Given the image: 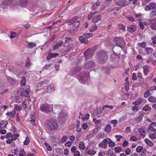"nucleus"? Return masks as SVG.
<instances>
[{
  "instance_id": "nucleus-4",
  "label": "nucleus",
  "mask_w": 156,
  "mask_h": 156,
  "mask_svg": "<svg viewBox=\"0 0 156 156\" xmlns=\"http://www.w3.org/2000/svg\"><path fill=\"white\" fill-rule=\"evenodd\" d=\"M86 58V60L88 59L94 55V52L93 49L89 48L83 53Z\"/></svg>"
},
{
  "instance_id": "nucleus-29",
  "label": "nucleus",
  "mask_w": 156,
  "mask_h": 156,
  "mask_svg": "<svg viewBox=\"0 0 156 156\" xmlns=\"http://www.w3.org/2000/svg\"><path fill=\"white\" fill-rule=\"evenodd\" d=\"M151 109V108L149 106V105L147 104L142 108L143 111H150Z\"/></svg>"
},
{
  "instance_id": "nucleus-39",
  "label": "nucleus",
  "mask_w": 156,
  "mask_h": 156,
  "mask_svg": "<svg viewBox=\"0 0 156 156\" xmlns=\"http://www.w3.org/2000/svg\"><path fill=\"white\" fill-rule=\"evenodd\" d=\"M150 90H147L144 94V97L145 98H146L149 97L151 95L150 92Z\"/></svg>"
},
{
  "instance_id": "nucleus-13",
  "label": "nucleus",
  "mask_w": 156,
  "mask_h": 156,
  "mask_svg": "<svg viewBox=\"0 0 156 156\" xmlns=\"http://www.w3.org/2000/svg\"><path fill=\"white\" fill-rule=\"evenodd\" d=\"M107 139L108 140V144L109 147L112 148L115 146V143L112 141L110 139L108 138H107Z\"/></svg>"
},
{
  "instance_id": "nucleus-41",
  "label": "nucleus",
  "mask_w": 156,
  "mask_h": 156,
  "mask_svg": "<svg viewBox=\"0 0 156 156\" xmlns=\"http://www.w3.org/2000/svg\"><path fill=\"white\" fill-rule=\"evenodd\" d=\"M30 143L29 138L28 136H27L24 142V144L25 145H27Z\"/></svg>"
},
{
  "instance_id": "nucleus-57",
  "label": "nucleus",
  "mask_w": 156,
  "mask_h": 156,
  "mask_svg": "<svg viewBox=\"0 0 156 156\" xmlns=\"http://www.w3.org/2000/svg\"><path fill=\"white\" fill-rule=\"evenodd\" d=\"M81 69V67L80 66H78L74 68V70L76 72H77L80 71Z\"/></svg>"
},
{
  "instance_id": "nucleus-59",
  "label": "nucleus",
  "mask_w": 156,
  "mask_h": 156,
  "mask_svg": "<svg viewBox=\"0 0 156 156\" xmlns=\"http://www.w3.org/2000/svg\"><path fill=\"white\" fill-rule=\"evenodd\" d=\"M77 148L76 146H74L72 147L71 149V151L72 153H74L77 151Z\"/></svg>"
},
{
  "instance_id": "nucleus-51",
  "label": "nucleus",
  "mask_w": 156,
  "mask_h": 156,
  "mask_svg": "<svg viewBox=\"0 0 156 156\" xmlns=\"http://www.w3.org/2000/svg\"><path fill=\"white\" fill-rule=\"evenodd\" d=\"M119 28L122 30H124L126 29L125 26L122 23H120L119 25Z\"/></svg>"
},
{
  "instance_id": "nucleus-26",
  "label": "nucleus",
  "mask_w": 156,
  "mask_h": 156,
  "mask_svg": "<svg viewBox=\"0 0 156 156\" xmlns=\"http://www.w3.org/2000/svg\"><path fill=\"white\" fill-rule=\"evenodd\" d=\"M126 2V0H120L117 2V5L120 6H123Z\"/></svg>"
},
{
  "instance_id": "nucleus-15",
  "label": "nucleus",
  "mask_w": 156,
  "mask_h": 156,
  "mask_svg": "<svg viewBox=\"0 0 156 156\" xmlns=\"http://www.w3.org/2000/svg\"><path fill=\"white\" fill-rule=\"evenodd\" d=\"M100 4V2L99 1H97L96 2H93L92 5L93 6L92 7V9L94 10H96L97 8V7Z\"/></svg>"
},
{
  "instance_id": "nucleus-52",
  "label": "nucleus",
  "mask_w": 156,
  "mask_h": 156,
  "mask_svg": "<svg viewBox=\"0 0 156 156\" xmlns=\"http://www.w3.org/2000/svg\"><path fill=\"white\" fill-rule=\"evenodd\" d=\"M130 140L131 141H136L137 139L136 136H133L130 137Z\"/></svg>"
},
{
  "instance_id": "nucleus-37",
  "label": "nucleus",
  "mask_w": 156,
  "mask_h": 156,
  "mask_svg": "<svg viewBox=\"0 0 156 156\" xmlns=\"http://www.w3.org/2000/svg\"><path fill=\"white\" fill-rule=\"evenodd\" d=\"M79 146L82 150H84L85 148V146L83 142H80L79 144Z\"/></svg>"
},
{
  "instance_id": "nucleus-16",
  "label": "nucleus",
  "mask_w": 156,
  "mask_h": 156,
  "mask_svg": "<svg viewBox=\"0 0 156 156\" xmlns=\"http://www.w3.org/2000/svg\"><path fill=\"white\" fill-rule=\"evenodd\" d=\"M12 0H1V3L2 5H8L12 2Z\"/></svg>"
},
{
  "instance_id": "nucleus-53",
  "label": "nucleus",
  "mask_w": 156,
  "mask_h": 156,
  "mask_svg": "<svg viewBox=\"0 0 156 156\" xmlns=\"http://www.w3.org/2000/svg\"><path fill=\"white\" fill-rule=\"evenodd\" d=\"M144 78H142L141 79H140V81L139 83V84L140 85H143L144 83Z\"/></svg>"
},
{
  "instance_id": "nucleus-21",
  "label": "nucleus",
  "mask_w": 156,
  "mask_h": 156,
  "mask_svg": "<svg viewBox=\"0 0 156 156\" xmlns=\"http://www.w3.org/2000/svg\"><path fill=\"white\" fill-rule=\"evenodd\" d=\"M143 100V99L142 98H139L135 101L133 102V105H139L141 104Z\"/></svg>"
},
{
  "instance_id": "nucleus-14",
  "label": "nucleus",
  "mask_w": 156,
  "mask_h": 156,
  "mask_svg": "<svg viewBox=\"0 0 156 156\" xmlns=\"http://www.w3.org/2000/svg\"><path fill=\"white\" fill-rule=\"evenodd\" d=\"M136 30V28L135 25H130L128 28L127 30L129 32H133Z\"/></svg>"
},
{
  "instance_id": "nucleus-22",
  "label": "nucleus",
  "mask_w": 156,
  "mask_h": 156,
  "mask_svg": "<svg viewBox=\"0 0 156 156\" xmlns=\"http://www.w3.org/2000/svg\"><path fill=\"white\" fill-rule=\"evenodd\" d=\"M16 112L15 111L11 112H8L6 113V115L10 118H13L15 116Z\"/></svg>"
},
{
  "instance_id": "nucleus-7",
  "label": "nucleus",
  "mask_w": 156,
  "mask_h": 156,
  "mask_svg": "<svg viewBox=\"0 0 156 156\" xmlns=\"http://www.w3.org/2000/svg\"><path fill=\"white\" fill-rule=\"evenodd\" d=\"M108 140L107 138L104 139L99 144V147L106 148L107 147Z\"/></svg>"
},
{
  "instance_id": "nucleus-42",
  "label": "nucleus",
  "mask_w": 156,
  "mask_h": 156,
  "mask_svg": "<svg viewBox=\"0 0 156 156\" xmlns=\"http://www.w3.org/2000/svg\"><path fill=\"white\" fill-rule=\"evenodd\" d=\"M65 43L69 44V42L72 41V39L69 37H65Z\"/></svg>"
},
{
  "instance_id": "nucleus-61",
  "label": "nucleus",
  "mask_w": 156,
  "mask_h": 156,
  "mask_svg": "<svg viewBox=\"0 0 156 156\" xmlns=\"http://www.w3.org/2000/svg\"><path fill=\"white\" fill-rule=\"evenodd\" d=\"M151 28L154 30H156V23H152L151 25Z\"/></svg>"
},
{
  "instance_id": "nucleus-28",
  "label": "nucleus",
  "mask_w": 156,
  "mask_h": 156,
  "mask_svg": "<svg viewBox=\"0 0 156 156\" xmlns=\"http://www.w3.org/2000/svg\"><path fill=\"white\" fill-rule=\"evenodd\" d=\"M26 79L25 77H22L20 81V85L21 86H24L26 84Z\"/></svg>"
},
{
  "instance_id": "nucleus-5",
  "label": "nucleus",
  "mask_w": 156,
  "mask_h": 156,
  "mask_svg": "<svg viewBox=\"0 0 156 156\" xmlns=\"http://www.w3.org/2000/svg\"><path fill=\"white\" fill-rule=\"evenodd\" d=\"M95 66V63L92 61H88L84 64L83 68L85 69H89L93 68Z\"/></svg>"
},
{
  "instance_id": "nucleus-32",
  "label": "nucleus",
  "mask_w": 156,
  "mask_h": 156,
  "mask_svg": "<svg viewBox=\"0 0 156 156\" xmlns=\"http://www.w3.org/2000/svg\"><path fill=\"white\" fill-rule=\"evenodd\" d=\"M86 153L88 154H89L90 155H93L95 154L96 152L94 150H91L88 151H86Z\"/></svg>"
},
{
  "instance_id": "nucleus-12",
  "label": "nucleus",
  "mask_w": 156,
  "mask_h": 156,
  "mask_svg": "<svg viewBox=\"0 0 156 156\" xmlns=\"http://www.w3.org/2000/svg\"><path fill=\"white\" fill-rule=\"evenodd\" d=\"M19 4L21 7H26L28 3V0H19Z\"/></svg>"
},
{
  "instance_id": "nucleus-49",
  "label": "nucleus",
  "mask_w": 156,
  "mask_h": 156,
  "mask_svg": "<svg viewBox=\"0 0 156 156\" xmlns=\"http://www.w3.org/2000/svg\"><path fill=\"white\" fill-rule=\"evenodd\" d=\"M12 134L11 133H8L6 134L5 137L6 139H9L12 136Z\"/></svg>"
},
{
  "instance_id": "nucleus-2",
  "label": "nucleus",
  "mask_w": 156,
  "mask_h": 156,
  "mask_svg": "<svg viewBox=\"0 0 156 156\" xmlns=\"http://www.w3.org/2000/svg\"><path fill=\"white\" fill-rule=\"evenodd\" d=\"M40 109L43 112L48 113L51 112L52 110L55 114L58 112H55V110L53 108H52L51 106L47 103H45L41 105L40 106Z\"/></svg>"
},
{
  "instance_id": "nucleus-47",
  "label": "nucleus",
  "mask_w": 156,
  "mask_h": 156,
  "mask_svg": "<svg viewBox=\"0 0 156 156\" xmlns=\"http://www.w3.org/2000/svg\"><path fill=\"white\" fill-rule=\"evenodd\" d=\"M139 23L140 25V28L141 29H144V25L143 23L139 19Z\"/></svg>"
},
{
  "instance_id": "nucleus-17",
  "label": "nucleus",
  "mask_w": 156,
  "mask_h": 156,
  "mask_svg": "<svg viewBox=\"0 0 156 156\" xmlns=\"http://www.w3.org/2000/svg\"><path fill=\"white\" fill-rule=\"evenodd\" d=\"M144 141L145 143L148 146L152 147L154 146V144L153 143L151 140L147 138L144 139Z\"/></svg>"
},
{
  "instance_id": "nucleus-6",
  "label": "nucleus",
  "mask_w": 156,
  "mask_h": 156,
  "mask_svg": "<svg viewBox=\"0 0 156 156\" xmlns=\"http://www.w3.org/2000/svg\"><path fill=\"white\" fill-rule=\"evenodd\" d=\"M113 41L117 46L120 48L121 47V44L123 42L122 39L118 37H115L113 39Z\"/></svg>"
},
{
  "instance_id": "nucleus-9",
  "label": "nucleus",
  "mask_w": 156,
  "mask_h": 156,
  "mask_svg": "<svg viewBox=\"0 0 156 156\" xmlns=\"http://www.w3.org/2000/svg\"><path fill=\"white\" fill-rule=\"evenodd\" d=\"M101 16L100 15L94 16L92 18V22L93 23H95L101 20Z\"/></svg>"
},
{
  "instance_id": "nucleus-27",
  "label": "nucleus",
  "mask_w": 156,
  "mask_h": 156,
  "mask_svg": "<svg viewBox=\"0 0 156 156\" xmlns=\"http://www.w3.org/2000/svg\"><path fill=\"white\" fill-rule=\"evenodd\" d=\"M32 64L31 62H30V59L29 57H27L25 64V66L26 67H28L30 66Z\"/></svg>"
},
{
  "instance_id": "nucleus-35",
  "label": "nucleus",
  "mask_w": 156,
  "mask_h": 156,
  "mask_svg": "<svg viewBox=\"0 0 156 156\" xmlns=\"http://www.w3.org/2000/svg\"><path fill=\"white\" fill-rule=\"evenodd\" d=\"M36 44L33 42H30L28 44L27 46L30 48H32L34 47H35Z\"/></svg>"
},
{
  "instance_id": "nucleus-36",
  "label": "nucleus",
  "mask_w": 156,
  "mask_h": 156,
  "mask_svg": "<svg viewBox=\"0 0 156 156\" xmlns=\"http://www.w3.org/2000/svg\"><path fill=\"white\" fill-rule=\"evenodd\" d=\"M149 101L152 103H154L156 101V99L153 96H150L148 99Z\"/></svg>"
},
{
  "instance_id": "nucleus-24",
  "label": "nucleus",
  "mask_w": 156,
  "mask_h": 156,
  "mask_svg": "<svg viewBox=\"0 0 156 156\" xmlns=\"http://www.w3.org/2000/svg\"><path fill=\"white\" fill-rule=\"evenodd\" d=\"M55 90L54 86L52 84H49L47 90L49 92L54 91Z\"/></svg>"
},
{
  "instance_id": "nucleus-33",
  "label": "nucleus",
  "mask_w": 156,
  "mask_h": 156,
  "mask_svg": "<svg viewBox=\"0 0 156 156\" xmlns=\"http://www.w3.org/2000/svg\"><path fill=\"white\" fill-rule=\"evenodd\" d=\"M111 129V126L110 125H107L105 128V131L108 133L110 132Z\"/></svg>"
},
{
  "instance_id": "nucleus-60",
  "label": "nucleus",
  "mask_w": 156,
  "mask_h": 156,
  "mask_svg": "<svg viewBox=\"0 0 156 156\" xmlns=\"http://www.w3.org/2000/svg\"><path fill=\"white\" fill-rule=\"evenodd\" d=\"M84 37H87L88 38H90L93 36V35L92 33H87L84 34Z\"/></svg>"
},
{
  "instance_id": "nucleus-31",
  "label": "nucleus",
  "mask_w": 156,
  "mask_h": 156,
  "mask_svg": "<svg viewBox=\"0 0 156 156\" xmlns=\"http://www.w3.org/2000/svg\"><path fill=\"white\" fill-rule=\"evenodd\" d=\"M153 125V122L150 123L149 125V126L148 127V129L149 130L153 131L155 133H156V129L152 127Z\"/></svg>"
},
{
  "instance_id": "nucleus-45",
  "label": "nucleus",
  "mask_w": 156,
  "mask_h": 156,
  "mask_svg": "<svg viewBox=\"0 0 156 156\" xmlns=\"http://www.w3.org/2000/svg\"><path fill=\"white\" fill-rule=\"evenodd\" d=\"M150 6L152 9H155L156 8V4L154 2H151L150 4Z\"/></svg>"
},
{
  "instance_id": "nucleus-46",
  "label": "nucleus",
  "mask_w": 156,
  "mask_h": 156,
  "mask_svg": "<svg viewBox=\"0 0 156 156\" xmlns=\"http://www.w3.org/2000/svg\"><path fill=\"white\" fill-rule=\"evenodd\" d=\"M143 147L142 146H139L136 147V151L138 153L141 152L143 149Z\"/></svg>"
},
{
  "instance_id": "nucleus-25",
  "label": "nucleus",
  "mask_w": 156,
  "mask_h": 156,
  "mask_svg": "<svg viewBox=\"0 0 156 156\" xmlns=\"http://www.w3.org/2000/svg\"><path fill=\"white\" fill-rule=\"evenodd\" d=\"M73 25L74 26V28L73 29V30H76L77 28L79 27L80 25V21H77V20L74 22L73 24Z\"/></svg>"
},
{
  "instance_id": "nucleus-30",
  "label": "nucleus",
  "mask_w": 156,
  "mask_h": 156,
  "mask_svg": "<svg viewBox=\"0 0 156 156\" xmlns=\"http://www.w3.org/2000/svg\"><path fill=\"white\" fill-rule=\"evenodd\" d=\"M97 28V26L96 25H93L90 28V31L91 32L95 31Z\"/></svg>"
},
{
  "instance_id": "nucleus-56",
  "label": "nucleus",
  "mask_w": 156,
  "mask_h": 156,
  "mask_svg": "<svg viewBox=\"0 0 156 156\" xmlns=\"http://www.w3.org/2000/svg\"><path fill=\"white\" fill-rule=\"evenodd\" d=\"M132 109L134 112H137L139 110L138 106L135 105L132 107Z\"/></svg>"
},
{
  "instance_id": "nucleus-1",
  "label": "nucleus",
  "mask_w": 156,
  "mask_h": 156,
  "mask_svg": "<svg viewBox=\"0 0 156 156\" xmlns=\"http://www.w3.org/2000/svg\"><path fill=\"white\" fill-rule=\"evenodd\" d=\"M45 126L49 131H53L58 128V123L55 119H52L46 122Z\"/></svg>"
},
{
  "instance_id": "nucleus-63",
  "label": "nucleus",
  "mask_w": 156,
  "mask_h": 156,
  "mask_svg": "<svg viewBox=\"0 0 156 156\" xmlns=\"http://www.w3.org/2000/svg\"><path fill=\"white\" fill-rule=\"evenodd\" d=\"M149 136L151 139H154L156 138V135L154 134L151 133L149 135Z\"/></svg>"
},
{
  "instance_id": "nucleus-10",
  "label": "nucleus",
  "mask_w": 156,
  "mask_h": 156,
  "mask_svg": "<svg viewBox=\"0 0 156 156\" xmlns=\"http://www.w3.org/2000/svg\"><path fill=\"white\" fill-rule=\"evenodd\" d=\"M79 39L80 42L82 43L87 44L88 41L87 40V37L84 36H81L79 37Z\"/></svg>"
},
{
  "instance_id": "nucleus-50",
  "label": "nucleus",
  "mask_w": 156,
  "mask_h": 156,
  "mask_svg": "<svg viewBox=\"0 0 156 156\" xmlns=\"http://www.w3.org/2000/svg\"><path fill=\"white\" fill-rule=\"evenodd\" d=\"M150 15L151 17L156 16V9H154L150 13Z\"/></svg>"
},
{
  "instance_id": "nucleus-20",
  "label": "nucleus",
  "mask_w": 156,
  "mask_h": 156,
  "mask_svg": "<svg viewBox=\"0 0 156 156\" xmlns=\"http://www.w3.org/2000/svg\"><path fill=\"white\" fill-rule=\"evenodd\" d=\"M145 51L147 55L151 54L153 51V49L152 48L147 47L145 49Z\"/></svg>"
},
{
  "instance_id": "nucleus-40",
  "label": "nucleus",
  "mask_w": 156,
  "mask_h": 156,
  "mask_svg": "<svg viewBox=\"0 0 156 156\" xmlns=\"http://www.w3.org/2000/svg\"><path fill=\"white\" fill-rule=\"evenodd\" d=\"M14 106V110L19 111L21 110V108L20 105H15Z\"/></svg>"
},
{
  "instance_id": "nucleus-54",
  "label": "nucleus",
  "mask_w": 156,
  "mask_h": 156,
  "mask_svg": "<svg viewBox=\"0 0 156 156\" xmlns=\"http://www.w3.org/2000/svg\"><path fill=\"white\" fill-rule=\"evenodd\" d=\"M132 80H136L137 78L136 74L135 73H133L132 74Z\"/></svg>"
},
{
  "instance_id": "nucleus-11",
  "label": "nucleus",
  "mask_w": 156,
  "mask_h": 156,
  "mask_svg": "<svg viewBox=\"0 0 156 156\" xmlns=\"http://www.w3.org/2000/svg\"><path fill=\"white\" fill-rule=\"evenodd\" d=\"M8 122L6 120H3L0 122V129L6 128Z\"/></svg>"
},
{
  "instance_id": "nucleus-64",
  "label": "nucleus",
  "mask_w": 156,
  "mask_h": 156,
  "mask_svg": "<svg viewBox=\"0 0 156 156\" xmlns=\"http://www.w3.org/2000/svg\"><path fill=\"white\" fill-rule=\"evenodd\" d=\"M16 34L15 32H12L11 33V34L10 35V37L12 38L13 37H14L16 36Z\"/></svg>"
},
{
  "instance_id": "nucleus-48",
  "label": "nucleus",
  "mask_w": 156,
  "mask_h": 156,
  "mask_svg": "<svg viewBox=\"0 0 156 156\" xmlns=\"http://www.w3.org/2000/svg\"><path fill=\"white\" fill-rule=\"evenodd\" d=\"M95 14V12L91 13L88 16V20H91L94 16V15Z\"/></svg>"
},
{
  "instance_id": "nucleus-55",
  "label": "nucleus",
  "mask_w": 156,
  "mask_h": 156,
  "mask_svg": "<svg viewBox=\"0 0 156 156\" xmlns=\"http://www.w3.org/2000/svg\"><path fill=\"white\" fill-rule=\"evenodd\" d=\"M31 120V121L34 122L35 119V115L34 113H33L32 115H31L30 117Z\"/></svg>"
},
{
  "instance_id": "nucleus-19",
  "label": "nucleus",
  "mask_w": 156,
  "mask_h": 156,
  "mask_svg": "<svg viewBox=\"0 0 156 156\" xmlns=\"http://www.w3.org/2000/svg\"><path fill=\"white\" fill-rule=\"evenodd\" d=\"M149 66L147 65H145L143 66V71L144 74L147 75L149 72Z\"/></svg>"
},
{
  "instance_id": "nucleus-18",
  "label": "nucleus",
  "mask_w": 156,
  "mask_h": 156,
  "mask_svg": "<svg viewBox=\"0 0 156 156\" xmlns=\"http://www.w3.org/2000/svg\"><path fill=\"white\" fill-rule=\"evenodd\" d=\"M78 17L77 16H74L72 19L69 20L67 21V23H69V25L73 24L74 22L78 20Z\"/></svg>"
},
{
  "instance_id": "nucleus-23",
  "label": "nucleus",
  "mask_w": 156,
  "mask_h": 156,
  "mask_svg": "<svg viewBox=\"0 0 156 156\" xmlns=\"http://www.w3.org/2000/svg\"><path fill=\"white\" fill-rule=\"evenodd\" d=\"M7 80L11 84H14L16 82V80L14 79L9 77L7 78Z\"/></svg>"
},
{
  "instance_id": "nucleus-43",
  "label": "nucleus",
  "mask_w": 156,
  "mask_h": 156,
  "mask_svg": "<svg viewBox=\"0 0 156 156\" xmlns=\"http://www.w3.org/2000/svg\"><path fill=\"white\" fill-rule=\"evenodd\" d=\"M109 156H116V154L114 152L113 149H111L109 150Z\"/></svg>"
},
{
  "instance_id": "nucleus-44",
  "label": "nucleus",
  "mask_w": 156,
  "mask_h": 156,
  "mask_svg": "<svg viewBox=\"0 0 156 156\" xmlns=\"http://www.w3.org/2000/svg\"><path fill=\"white\" fill-rule=\"evenodd\" d=\"M114 150L116 153H119L121 151L122 148L119 147H115Z\"/></svg>"
},
{
  "instance_id": "nucleus-8",
  "label": "nucleus",
  "mask_w": 156,
  "mask_h": 156,
  "mask_svg": "<svg viewBox=\"0 0 156 156\" xmlns=\"http://www.w3.org/2000/svg\"><path fill=\"white\" fill-rule=\"evenodd\" d=\"M138 130L140 133V138H144L146 135V131L143 128H139Z\"/></svg>"
},
{
  "instance_id": "nucleus-34",
  "label": "nucleus",
  "mask_w": 156,
  "mask_h": 156,
  "mask_svg": "<svg viewBox=\"0 0 156 156\" xmlns=\"http://www.w3.org/2000/svg\"><path fill=\"white\" fill-rule=\"evenodd\" d=\"M27 102L24 100L23 102L22 103L21 105V108L23 110H25L26 109L27 107Z\"/></svg>"
},
{
  "instance_id": "nucleus-38",
  "label": "nucleus",
  "mask_w": 156,
  "mask_h": 156,
  "mask_svg": "<svg viewBox=\"0 0 156 156\" xmlns=\"http://www.w3.org/2000/svg\"><path fill=\"white\" fill-rule=\"evenodd\" d=\"M26 154L23 149L20 150L19 151V156H26Z\"/></svg>"
},
{
  "instance_id": "nucleus-62",
  "label": "nucleus",
  "mask_w": 156,
  "mask_h": 156,
  "mask_svg": "<svg viewBox=\"0 0 156 156\" xmlns=\"http://www.w3.org/2000/svg\"><path fill=\"white\" fill-rule=\"evenodd\" d=\"M93 121L97 124H98L99 123H101V122L100 120H97L96 118L93 119Z\"/></svg>"
},
{
  "instance_id": "nucleus-3",
  "label": "nucleus",
  "mask_w": 156,
  "mask_h": 156,
  "mask_svg": "<svg viewBox=\"0 0 156 156\" xmlns=\"http://www.w3.org/2000/svg\"><path fill=\"white\" fill-rule=\"evenodd\" d=\"M99 57L100 59L99 62L103 64L104 63L107 59L108 55L105 52L101 51L100 52Z\"/></svg>"
},
{
  "instance_id": "nucleus-58",
  "label": "nucleus",
  "mask_w": 156,
  "mask_h": 156,
  "mask_svg": "<svg viewBox=\"0 0 156 156\" xmlns=\"http://www.w3.org/2000/svg\"><path fill=\"white\" fill-rule=\"evenodd\" d=\"M143 116L142 115H141L138 117V118L136 119V121L137 122H140L142 119Z\"/></svg>"
}]
</instances>
